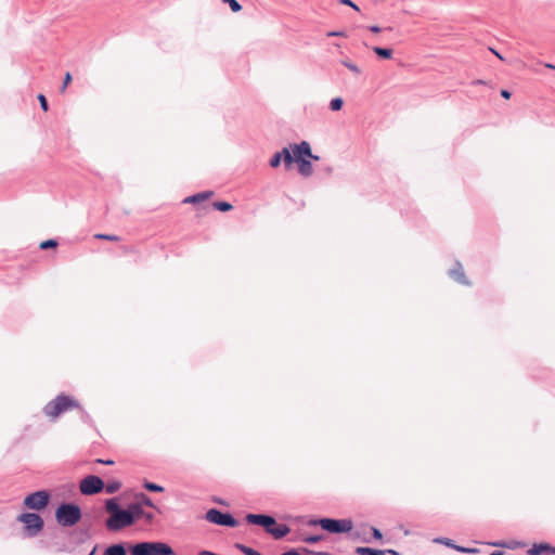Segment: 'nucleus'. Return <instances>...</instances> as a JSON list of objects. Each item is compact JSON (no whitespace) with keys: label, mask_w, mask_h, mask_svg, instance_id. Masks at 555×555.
<instances>
[{"label":"nucleus","mask_w":555,"mask_h":555,"mask_svg":"<svg viewBox=\"0 0 555 555\" xmlns=\"http://www.w3.org/2000/svg\"><path fill=\"white\" fill-rule=\"evenodd\" d=\"M72 81V75L70 73H66L63 81V86L61 87V92H64L68 86V83Z\"/></svg>","instance_id":"obj_28"},{"label":"nucleus","mask_w":555,"mask_h":555,"mask_svg":"<svg viewBox=\"0 0 555 555\" xmlns=\"http://www.w3.org/2000/svg\"><path fill=\"white\" fill-rule=\"evenodd\" d=\"M328 37L337 36V37H344L346 36L344 31H331L327 34Z\"/></svg>","instance_id":"obj_35"},{"label":"nucleus","mask_w":555,"mask_h":555,"mask_svg":"<svg viewBox=\"0 0 555 555\" xmlns=\"http://www.w3.org/2000/svg\"><path fill=\"white\" fill-rule=\"evenodd\" d=\"M149 490H152V491H163L164 488H160V487H157V488H147Z\"/></svg>","instance_id":"obj_43"},{"label":"nucleus","mask_w":555,"mask_h":555,"mask_svg":"<svg viewBox=\"0 0 555 555\" xmlns=\"http://www.w3.org/2000/svg\"><path fill=\"white\" fill-rule=\"evenodd\" d=\"M139 553H140L139 543L131 544L130 545V554L131 555H139Z\"/></svg>","instance_id":"obj_33"},{"label":"nucleus","mask_w":555,"mask_h":555,"mask_svg":"<svg viewBox=\"0 0 555 555\" xmlns=\"http://www.w3.org/2000/svg\"><path fill=\"white\" fill-rule=\"evenodd\" d=\"M322 540V537L321 535H312V537H308L305 539L306 542L308 543H317L319 541Z\"/></svg>","instance_id":"obj_31"},{"label":"nucleus","mask_w":555,"mask_h":555,"mask_svg":"<svg viewBox=\"0 0 555 555\" xmlns=\"http://www.w3.org/2000/svg\"><path fill=\"white\" fill-rule=\"evenodd\" d=\"M157 514V509L152 505L150 499L141 494V525L151 524Z\"/></svg>","instance_id":"obj_9"},{"label":"nucleus","mask_w":555,"mask_h":555,"mask_svg":"<svg viewBox=\"0 0 555 555\" xmlns=\"http://www.w3.org/2000/svg\"><path fill=\"white\" fill-rule=\"evenodd\" d=\"M343 64H344L348 69H350L351 72H353V73H354V74H357V75H359V74L361 73L360 68H359L356 64H353V63H351V62H349V61H343Z\"/></svg>","instance_id":"obj_27"},{"label":"nucleus","mask_w":555,"mask_h":555,"mask_svg":"<svg viewBox=\"0 0 555 555\" xmlns=\"http://www.w3.org/2000/svg\"><path fill=\"white\" fill-rule=\"evenodd\" d=\"M255 555H261L259 552H257Z\"/></svg>","instance_id":"obj_52"},{"label":"nucleus","mask_w":555,"mask_h":555,"mask_svg":"<svg viewBox=\"0 0 555 555\" xmlns=\"http://www.w3.org/2000/svg\"><path fill=\"white\" fill-rule=\"evenodd\" d=\"M309 555H331L327 552H309Z\"/></svg>","instance_id":"obj_38"},{"label":"nucleus","mask_w":555,"mask_h":555,"mask_svg":"<svg viewBox=\"0 0 555 555\" xmlns=\"http://www.w3.org/2000/svg\"><path fill=\"white\" fill-rule=\"evenodd\" d=\"M246 521L251 525L261 526L264 529L270 525H275V518L269 515L247 514Z\"/></svg>","instance_id":"obj_11"},{"label":"nucleus","mask_w":555,"mask_h":555,"mask_svg":"<svg viewBox=\"0 0 555 555\" xmlns=\"http://www.w3.org/2000/svg\"><path fill=\"white\" fill-rule=\"evenodd\" d=\"M78 486H105V483L99 476L89 475V476L82 478L79 481ZM106 486H120V483L114 481V482L106 483Z\"/></svg>","instance_id":"obj_14"},{"label":"nucleus","mask_w":555,"mask_h":555,"mask_svg":"<svg viewBox=\"0 0 555 555\" xmlns=\"http://www.w3.org/2000/svg\"><path fill=\"white\" fill-rule=\"evenodd\" d=\"M105 509L109 514L105 521L106 528L111 531H118L134 521V516L139 512V503H132L131 511H126L120 508L116 499H108Z\"/></svg>","instance_id":"obj_1"},{"label":"nucleus","mask_w":555,"mask_h":555,"mask_svg":"<svg viewBox=\"0 0 555 555\" xmlns=\"http://www.w3.org/2000/svg\"><path fill=\"white\" fill-rule=\"evenodd\" d=\"M198 555H217L216 553H212L210 551H202Z\"/></svg>","instance_id":"obj_40"},{"label":"nucleus","mask_w":555,"mask_h":555,"mask_svg":"<svg viewBox=\"0 0 555 555\" xmlns=\"http://www.w3.org/2000/svg\"><path fill=\"white\" fill-rule=\"evenodd\" d=\"M94 238L106 240V241H112V242L119 241V237L117 235L102 234V233L95 234Z\"/></svg>","instance_id":"obj_25"},{"label":"nucleus","mask_w":555,"mask_h":555,"mask_svg":"<svg viewBox=\"0 0 555 555\" xmlns=\"http://www.w3.org/2000/svg\"><path fill=\"white\" fill-rule=\"evenodd\" d=\"M211 195V192L198 193L193 196L185 198V203H199L207 199Z\"/></svg>","instance_id":"obj_21"},{"label":"nucleus","mask_w":555,"mask_h":555,"mask_svg":"<svg viewBox=\"0 0 555 555\" xmlns=\"http://www.w3.org/2000/svg\"><path fill=\"white\" fill-rule=\"evenodd\" d=\"M310 157H311L312 159H314V160H318V159H319V157H318V156H314V155H312V156H310Z\"/></svg>","instance_id":"obj_50"},{"label":"nucleus","mask_w":555,"mask_h":555,"mask_svg":"<svg viewBox=\"0 0 555 555\" xmlns=\"http://www.w3.org/2000/svg\"><path fill=\"white\" fill-rule=\"evenodd\" d=\"M282 158H283L286 167H288L293 164L294 158H293L291 150L288 147H284L281 152H278L272 156V158L270 160L271 167H273V168L278 167L281 164Z\"/></svg>","instance_id":"obj_12"},{"label":"nucleus","mask_w":555,"mask_h":555,"mask_svg":"<svg viewBox=\"0 0 555 555\" xmlns=\"http://www.w3.org/2000/svg\"><path fill=\"white\" fill-rule=\"evenodd\" d=\"M456 550H459L461 552H470V550H467V548H464V547H460V546H457Z\"/></svg>","instance_id":"obj_45"},{"label":"nucleus","mask_w":555,"mask_h":555,"mask_svg":"<svg viewBox=\"0 0 555 555\" xmlns=\"http://www.w3.org/2000/svg\"><path fill=\"white\" fill-rule=\"evenodd\" d=\"M38 100L40 102V106L43 111H48V102H47V99L43 94H39L38 95Z\"/></svg>","instance_id":"obj_30"},{"label":"nucleus","mask_w":555,"mask_h":555,"mask_svg":"<svg viewBox=\"0 0 555 555\" xmlns=\"http://www.w3.org/2000/svg\"><path fill=\"white\" fill-rule=\"evenodd\" d=\"M81 516V509L75 503H61L55 511V519L62 527H74L80 521Z\"/></svg>","instance_id":"obj_2"},{"label":"nucleus","mask_w":555,"mask_h":555,"mask_svg":"<svg viewBox=\"0 0 555 555\" xmlns=\"http://www.w3.org/2000/svg\"><path fill=\"white\" fill-rule=\"evenodd\" d=\"M238 548L245 554V555H255L257 553V551L248 547V546H245V545H238Z\"/></svg>","instance_id":"obj_29"},{"label":"nucleus","mask_w":555,"mask_h":555,"mask_svg":"<svg viewBox=\"0 0 555 555\" xmlns=\"http://www.w3.org/2000/svg\"><path fill=\"white\" fill-rule=\"evenodd\" d=\"M264 530L276 540L286 537L291 532V528L287 525L278 524L276 521L275 525H270Z\"/></svg>","instance_id":"obj_13"},{"label":"nucleus","mask_w":555,"mask_h":555,"mask_svg":"<svg viewBox=\"0 0 555 555\" xmlns=\"http://www.w3.org/2000/svg\"><path fill=\"white\" fill-rule=\"evenodd\" d=\"M340 3L346 4L356 11H359V7L356 3H353L351 0H340Z\"/></svg>","instance_id":"obj_32"},{"label":"nucleus","mask_w":555,"mask_h":555,"mask_svg":"<svg viewBox=\"0 0 555 555\" xmlns=\"http://www.w3.org/2000/svg\"><path fill=\"white\" fill-rule=\"evenodd\" d=\"M459 280H460L461 282H464V273H461V274H460Z\"/></svg>","instance_id":"obj_46"},{"label":"nucleus","mask_w":555,"mask_h":555,"mask_svg":"<svg viewBox=\"0 0 555 555\" xmlns=\"http://www.w3.org/2000/svg\"><path fill=\"white\" fill-rule=\"evenodd\" d=\"M56 246H57V242L55 240H47L40 244L41 249H48V248H52V247H56Z\"/></svg>","instance_id":"obj_26"},{"label":"nucleus","mask_w":555,"mask_h":555,"mask_svg":"<svg viewBox=\"0 0 555 555\" xmlns=\"http://www.w3.org/2000/svg\"><path fill=\"white\" fill-rule=\"evenodd\" d=\"M18 520L25 524L29 537L37 535L43 528V519L35 513H24L20 515Z\"/></svg>","instance_id":"obj_5"},{"label":"nucleus","mask_w":555,"mask_h":555,"mask_svg":"<svg viewBox=\"0 0 555 555\" xmlns=\"http://www.w3.org/2000/svg\"><path fill=\"white\" fill-rule=\"evenodd\" d=\"M297 163H298V171L300 175H302L304 177H309L312 175L313 169H312V165L309 160L304 159V160H300Z\"/></svg>","instance_id":"obj_17"},{"label":"nucleus","mask_w":555,"mask_h":555,"mask_svg":"<svg viewBox=\"0 0 555 555\" xmlns=\"http://www.w3.org/2000/svg\"><path fill=\"white\" fill-rule=\"evenodd\" d=\"M369 29H370L372 33H375V34H377V33H379V31H380V28H379L378 26H371Z\"/></svg>","instance_id":"obj_39"},{"label":"nucleus","mask_w":555,"mask_h":555,"mask_svg":"<svg viewBox=\"0 0 555 555\" xmlns=\"http://www.w3.org/2000/svg\"><path fill=\"white\" fill-rule=\"evenodd\" d=\"M103 555H126V550L122 544H113L104 551Z\"/></svg>","instance_id":"obj_19"},{"label":"nucleus","mask_w":555,"mask_h":555,"mask_svg":"<svg viewBox=\"0 0 555 555\" xmlns=\"http://www.w3.org/2000/svg\"><path fill=\"white\" fill-rule=\"evenodd\" d=\"M545 67H546V68H550V69H555V65L550 64V63H546V64H545Z\"/></svg>","instance_id":"obj_44"},{"label":"nucleus","mask_w":555,"mask_h":555,"mask_svg":"<svg viewBox=\"0 0 555 555\" xmlns=\"http://www.w3.org/2000/svg\"><path fill=\"white\" fill-rule=\"evenodd\" d=\"M501 95H502L504 99L508 100V99L511 98V92H509V91H507V90H505V89H503V90H501Z\"/></svg>","instance_id":"obj_36"},{"label":"nucleus","mask_w":555,"mask_h":555,"mask_svg":"<svg viewBox=\"0 0 555 555\" xmlns=\"http://www.w3.org/2000/svg\"><path fill=\"white\" fill-rule=\"evenodd\" d=\"M490 555H503V553H501V552H493Z\"/></svg>","instance_id":"obj_49"},{"label":"nucleus","mask_w":555,"mask_h":555,"mask_svg":"<svg viewBox=\"0 0 555 555\" xmlns=\"http://www.w3.org/2000/svg\"><path fill=\"white\" fill-rule=\"evenodd\" d=\"M77 408H80V404L77 400L69 396L61 393L55 399L46 404V406L43 408V412L47 416L54 420L62 413Z\"/></svg>","instance_id":"obj_3"},{"label":"nucleus","mask_w":555,"mask_h":555,"mask_svg":"<svg viewBox=\"0 0 555 555\" xmlns=\"http://www.w3.org/2000/svg\"><path fill=\"white\" fill-rule=\"evenodd\" d=\"M80 491L86 495H92L105 490L107 493H115L119 488H79Z\"/></svg>","instance_id":"obj_18"},{"label":"nucleus","mask_w":555,"mask_h":555,"mask_svg":"<svg viewBox=\"0 0 555 555\" xmlns=\"http://www.w3.org/2000/svg\"><path fill=\"white\" fill-rule=\"evenodd\" d=\"M141 555H175V551L164 542H141Z\"/></svg>","instance_id":"obj_6"},{"label":"nucleus","mask_w":555,"mask_h":555,"mask_svg":"<svg viewBox=\"0 0 555 555\" xmlns=\"http://www.w3.org/2000/svg\"><path fill=\"white\" fill-rule=\"evenodd\" d=\"M490 50H491V52H493V53H494V54H495L500 60H503V56H502L499 52H496V51H495V50H493V49H490Z\"/></svg>","instance_id":"obj_42"},{"label":"nucleus","mask_w":555,"mask_h":555,"mask_svg":"<svg viewBox=\"0 0 555 555\" xmlns=\"http://www.w3.org/2000/svg\"><path fill=\"white\" fill-rule=\"evenodd\" d=\"M550 554H555V547L554 546H551Z\"/></svg>","instance_id":"obj_48"},{"label":"nucleus","mask_w":555,"mask_h":555,"mask_svg":"<svg viewBox=\"0 0 555 555\" xmlns=\"http://www.w3.org/2000/svg\"><path fill=\"white\" fill-rule=\"evenodd\" d=\"M356 553L358 555H386V554L400 555L395 550L383 551V550H374V548H371V547H363V546L357 547L356 548Z\"/></svg>","instance_id":"obj_15"},{"label":"nucleus","mask_w":555,"mask_h":555,"mask_svg":"<svg viewBox=\"0 0 555 555\" xmlns=\"http://www.w3.org/2000/svg\"><path fill=\"white\" fill-rule=\"evenodd\" d=\"M372 533H373V537L377 540H382L383 538V534L382 532L377 529V528H372Z\"/></svg>","instance_id":"obj_34"},{"label":"nucleus","mask_w":555,"mask_h":555,"mask_svg":"<svg viewBox=\"0 0 555 555\" xmlns=\"http://www.w3.org/2000/svg\"><path fill=\"white\" fill-rule=\"evenodd\" d=\"M50 500V494L47 491H37L27 495L24 500V505L29 509H42Z\"/></svg>","instance_id":"obj_7"},{"label":"nucleus","mask_w":555,"mask_h":555,"mask_svg":"<svg viewBox=\"0 0 555 555\" xmlns=\"http://www.w3.org/2000/svg\"><path fill=\"white\" fill-rule=\"evenodd\" d=\"M99 463H103V464H113L114 462L111 461V460H107V461H103V460H98Z\"/></svg>","instance_id":"obj_41"},{"label":"nucleus","mask_w":555,"mask_h":555,"mask_svg":"<svg viewBox=\"0 0 555 555\" xmlns=\"http://www.w3.org/2000/svg\"><path fill=\"white\" fill-rule=\"evenodd\" d=\"M343 104H344V101L341 98H334L331 102H330V107L332 111H339L343 107Z\"/></svg>","instance_id":"obj_23"},{"label":"nucleus","mask_w":555,"mask_h":555,"mask_svg":"<svg viewBox=\"0 0 555 555\" xmlns=\"http://www.w3.org/2000/svg\"><path fill=\"white\" fill-rule=\"evenodd\" d=\"M373 51L382 59L389 60L392 57V49L374 47Z\"/></svg>","instance_id":"obj_20"},{"label":"nucleus","mask_w":555,"mask_h":555,"mask_svg":"<svg viewBox=\"0 0 555 555\" xmlns=\"http://www.w3.org/2000/svg\"><path fill=\"white\" fill-rule=\"evenodd\" d=\"M476 83L481 85V83H483V81L482 80H478Z\"/></svg>","instance_id":"obj_51"},{"label":"nucleus","mask_w":555,"mask_h":555,"mask_svg":"<svg viewBox=\"0 0 555 555\" xmlns=\"http://www.w3.org/2000/svg\"><path fill=\"white\" fill-rule=\"evenodd\" d=\"M144 486L150 487V486H156V485L152 483V482H145Z\"/></svg>","instance_id":"obj_47"},{"label":"nucleus","mask_w":555,"mask_h":555,"mask_svg":"<svg viewBox=\"0 0 555 555\" xmlns=\"http://www.w3.org/2000/svg\"><path fill=\"white\" fill-rule=\"evenodd\" d=\"M206 519L220 526L235 527L237 525V521L232 515L221 513L215 508H211L206 513Z\"/></svg>","instance_id":"obj_8"},{"label":"nucleus","mask_w":555,"mask_h":555,"mask_svg":"<svg viewBox=\"0 0 555 555\" xmlns=\"http://www.w3.org/2000/svg\"><path fill=\"white\" fill-rule=\"evenodd\" d=\"M551 545L547 543L534 544L529 551V555H550Z\"/></svg>","instance_id":"obj_16"},{"label":"nucleus","mask_w":555,"mask_h":555,"mask_svg":"<svg viewBox=\"0 0 555 555\" xmlns=\"http://www.w3.org/2000/svg\"><path fill=\"white\" fill-rule=\"evenodd\" d=\"M281 555H300L297 551L295 550H291V551H287Z\"/></svg>","instance_id":"obj_37"},{"label":"nucleus","mask_w":555,"mask_h":555,"mask_svg":"<svg viewBox=\"0 0 555 555\" xmlns=\"http://www.w3.org/2000/svg\"><path fill=\"white\" fill-rule=\"evenodd\" d=\"M312 524L320 526L323 530L330 533H347L353 528L351 519L321 518L314 520Z\"/></svg>","instance_id":"obj_4"},{"label":"nucleus","mask_w":555,"mask_h":555,"mask_svg":"<svg viewBox=\"0 0 555 555\" xmlns=\"http://www.w3.org/2000/svg\"><path fill=\"white\" fill-rule=\"evenodd\" d=\"M291 150L294 162L304 160L305 156H312L310 145L306 141H302L299 144L291 145Z\"/></svg>","instance_id":"obj_10"},{"label":"nucleus","mask_w":555,"mask_h":555,"mask_svg":"<svg viewBox=\"0 0 555 555\" xmlns=\"http://www.w3.org/2000/svg\"><path fill=\"white\" fill-rule=\"evenodd\" d=\"M223 3H228L233 12H240L242 5L236 0H221Z\"/></svg>","instance_id":"obj_24"},{"label":"nucleus","mask_w":555,"mask_h":555,"mask_svg":"<svg viewBox=\"0 0 555 555\" xmlns=\"http://www.w3.org/2000/svg\"><path fill=\"white\" fill-rule=\"evenodd\" d=\"M214 207L220 211H229L233 208L232 205L227 202H215Z\"/></svg>","instance_id":"obj_22"}]
</instances>
